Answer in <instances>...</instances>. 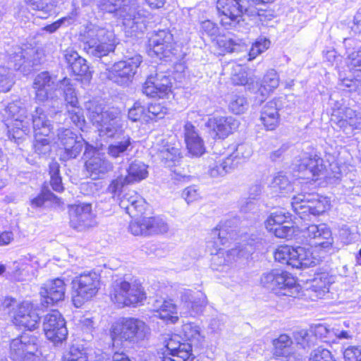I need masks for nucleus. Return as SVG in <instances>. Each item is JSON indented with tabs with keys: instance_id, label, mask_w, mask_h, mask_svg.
Listing matches in <instances>:
<instances>
[{
	"instance_id": "nucleus-64",
	"label": "nucleus",
	"mask_w": 361,
	"mask_h": 361,
	"mask_svg": "<svg viewBox=\"0 0 361 361\" xmlns=\"http://www.w3.org/2000/svg\"><path fill=\"white\" fill-rule=\"evenodd\" d=\"M63 361H88L85 353L77 348H71L70 352L64 356Z\"/></svg>"
},
{
	"instance_id": "nucleus-41",
	"label": "nucleus",
	"mask_w": 361,
	"mask_h": 361,
	"mask_svg": "<svg viewBox=\"0 0 361 361\" xmlns=\"http://www.w3.org/2000/svg\"><path fill=\"white\" fill-rule=\"evenodd\" d=\"M147 175V166L141 161H135L126 170L124 177L129 184H132L146 178Z\"/></svg>"
},
{
	"instance_id": "nucleus-30",
	"label": "nucleus",
	"mask_w": 361,
	"mask_h": 361,
	"mask_svg": "<svg viewBox=\"0 0 361 361\" xmlns=\"http://www.w3.org/2000/svg\"><path fill=\"white\" fill-rule=\"evenodd\" d=\"M183 134L187 149L194 157H200L205 152L204 143L197 128L190 121L183 126Z\"/></svg>"
},
{
	"instance_id": "nucleus-17",
	"label": "nucleus",
	"mask_w": 361,
	"mask_h": 361,
	"mask_svg": "<svg viewBox=\"0 0 361 361\" xmlns=\"http://www.w3.org/2000/svg\"><path fill=\"white\" fill-rule=\"evenodd\" d=\"M42 326L46 337L54 344L61 343L66 339L68 329L66 321L58 310H54L47 314Z\"/></svg>"
},
{
	"instance_id": "nucleus-55",
	"label": "nucleus",
	"mask_w": 361,
	"mask_h": 361,
	"mask_svg": "<svg viewBox=\"0 0 361 361\" xmlns=\"http://www.w3.org/2000/svg\"><path fill=\"white\" fill-rule=\"evenodd\" d=\"M147 109V121L163 118L166 114V109L160 104H150Z\"/></svg>"
},
{
	"instance_id": "nucleus-60",
	"label": "nucleus",
	"mask_w": 361,
	"mask_h": 361,
	"mask_svg": "<svg viewBox=\"0 0 361 361\" xmlns=\"http://www.w3.org/2000/svg\"><path fill=\"white\" fill-rule=\"evenodd\" d=\"M268 231L274 233L276 237L281 238H290L294 233V228L293 226L284 224L270 228Z\"/></svg>"
},
{
	"instance_id": "nucleus-6",
	"label": "nucleus",
	"mask_w": 361,
	"mask_h": 361,
	"mask_svg": "<svg viewBox=\"0 0 361 361\" xmlns=\"http://www.w3.org/2000/svg\"><path fill=\"white\" fill-rule=\"evenodd\" d=\"M347 56L346 63L349 70L353 73V79L345 78L341 86L349 89L350 92H361V42L353 38L343 41Z\"/></svg>"
},
{
	"instance_id": "nucleus-28",
	"label": "nucleus",
	"mask_w": 361,
	"mask_h": 361,
	"mask_svg": "<svg viewBox=\"0 0 361 361\" xmlns=\"http://www.w3.org/2000/svg\"><path fill=\"white\" fill-rule=\"evenodd\" d=\"M108 118L105 119L102 123L98 125V130L100 136H106L114 140L118 137L125 135L121 125L120 117V111L117 108L111 107V111L107 114Z\"/></svg>"
},
{
	"instance_id": "nucleus-18",
	"label": "nucleus",
	"mask_w": 361,
	"mask_h": 361,
	"mask_svg": "<svg viewBox=\"0 0 361 361\" xmlns=\"http://www.w3.org/2000/svg\"><path fill=\"white\" fill-rule=\"evenodd\" d=\"M129 231L135 235H151L166 233L168 224L159 216L142 217L130 222Z\"/></svg>"
},
{
	"instance_id": "nucleus-1",
	"label": "nucleus",
	"mask_w": 361,
	"mask_h": 361,
	"mask_svg": "<svg viewBox=\"0 0 361 361\" xmlns=\"http://www.w3.org/2000/svg\"><path fill=\"white\" fill-rule=\"evenodd\" d=\"M8 66H0V92H7L15 83L12 70L20 71L23 75H28L32 68L40 61L37 50L33 47H18L11 54L8 59Z\"/></svg>"
},
{
	"instance_id": "nucleus-11",
	"label": "nucleus",
	"mask_w": 361,
	"mask_h": 361,
	"mask_svg": "<svg viewBox=\"0 0 361 361\" xmlns=\"http://www.w3.org/2000/svg\"><path fill=\"white\" fill-rule=\"evenodd\" d=\"M111 300L119 307L135 306L142 302L145 294L140 283L136 281L116 282L111 293Z\"/></svg>"
},
{
	"instance_id": "nucleus-16",
	"label": "nucleus",
	"mask_w": 361,
	"mask_h": 361,
	"mask_svg": "<svg viewBox=\"0 0 361 361\" xmlns=\"http://www.w3.org/2000/svg\"><path fill=\"white\" fill-rule=\"evenodd\" d=\"M69 225L79 232H82L94 226L97 224L92 213V204L79 203L71 205L68 208Z\"/></svg>"
},
{
	"instance_id": "nucleus-53",
	"label": "nucleus",
	"mask_w": 361,
	"mask_h": 361,
	"mask_svg": "<svg viewBox=\"0 0 361 361\" xmlns=\"http://www.w3.org/2000/svg\"><path fill=\"white\" fill-rule=\"evenodd\" d=\"M129 185L123 175H120L113 179L106 188V192L111 195L112 197H115L120 195L122 188Z\"/></svg>"
},
{
	"instance_id": "nucleus-50",
	"label": "nucleus",
	"mask_w": 361,
	"mask_h": 361,
	"mask_svg": "<svg viewBox=\"0 0 361 361\" xmlns=\"http://www.w3.org/2000/svg\"><path fill=\"white\" fill-rule=\"evenodd\" d=\"M253 150L252 147L247 143H242L238 145L235 151L228 156L232 157V159L235 162H238V164L245 159H249L252 154Z\"/></svg>"
},
{
	"instance_id": "nucleus-37",
	"label": "nucleus",
	"mask_w": 361,
	"mask_h": 361,
	"mask_svg": "<svg viewBox=\"0 0 361 361\" xmlns=\"http://www.w3.org/2000/svg\"><path fill=\"white\" fill-rule=\"evenodd\" d=\"M230 222L219 224L210 233L212 241L208 242L207 247H213L221 250V245H224L231 238L232 233L228 230Z\"/></svg>"
},
{
	"instance_id": "nucleus-32",
	"label": "nucleus",
	"mask_w": 361,
	"mask_h": 361,
	"mask_svg": "<svg viewBox=\"0 0 361 361\" xmlns=\"http://www.w3.org/2000/svg\"><path fill=\"white\" fill-rule=\"evenodd\" d=\"M279 102L276 99L269 101L261 110L260 121L267 130L276 129L279 124Z\"/></svg>"
},
{
	"instance_id": "nucleus-10",
	"label": "nucleus",
	"mask_w": 361,
	"mask_h": 361,
	"mask_svg": "<svg viewBox=\"0 0 361 361\" xmlns=\"http://www.w3.org/2000/svg\"><path fill=\"white\" fill-rule=\"evenodd\" d=\"M8 117L13 120L11 129L8 130V137L18 142L30 132V118L27 117V111L20 100L9 103L5 109Z\"/></svg>"
},
{
	"instance_id": "nucleus-58",
	"label": "nucleus",
	"mask_w": 361,
	"mask_h": 361,
	"mask_svg": "<svg viewBox=\"0 0 361 361\" xmlns=\"http://www.w3.org/2000/svg\"><path fill=\"white\" fill-rule=\"evenodd\" d=\"M68 113L72 122L80 130H83L85 126V120L82 109L78 106L75 108L68 109Z\"/></svg>"
},
{
	"instance_id": "nucleus-33",
	"label": "nucleus",
	"mask_w": 361,
	"mask_h": 361,
	"mask_svg": "<svg viewBox=\"0 0 361 361\" xmlns=\"http://www.w3.org/2000/svg\"><path fill=\"white\" fill-rule=\"evenodd\" d=\"M152 307L153 310L157 312V317L167 323L175 324L178 322L177 306L172 300H156L152 305Z\"/></svg>"
},
{
	"instance_id": "nucleus-12",
	"label": "nucleus",
	"mask_w": 361,
	"mask_h": 361,
	"mask_svg": "<svg viewBox=\"0 0 361 361\" xmlns=\"http://www.w3.org/2000/svg\"><path fill=\"white\" fill-rule=\"evenodd\" d=\"M86 159L85 166L89 176L93 180L104 178L114 169L113 164L104 154L99 152L97 148L87 143L83 153Z\"/></svg>"
},
{
	"instance_id": "nucleus-46",
	"label": "nucleus",
	"mask_w": 361,
	"mask_h": 361,
	"mask_svg": "<svg viewBox=\"0 0 361 361\" xmlns=\"http://www.w3.org/2000/svg\"><path fill=\"white\" fill-rule=\"evenodd\" d=\"M71 80L64 78L60 80V88L64 87V97L67 104V109L78 107V99L75 92V90L71 86Z\"/></svg>"
},
{
	"instance_id": "nucleus-45",
	"label": "nucleus",
	"mask_w": 361,
	"mask_h": 361,
	"mask_svg": "<svg viewBox=\"0 0 361 361\" xmlns=\"http://www.w3.org/2000/svg\"><path fill=\"white\" fill-rule=\"evenodd\" d=\"M271 185L276 192H279L283 195L295 191V187L288 177L282 173H279L274 178Z\"/></svg>"
},
{
	"instance_id": "nucleus-3",
	"label": "nucleus",
	"mask_w": 361,
	"mask_h": 361,
	"mask_svg": "<svg viewBox=\"0 0 361 361\" xmlns=\"http://www.w3.org/2000/svg\"><path fill=\"white\" fill-rule=\"evenodd\" d=\"M79 41L89 55L102 58L114 52L115 35L112 30L97 25H87L80 33Z\"/></svg>"
},
{
	"instance_id": "nucleus-36",
	"label": "nucleus",
	"mask_w": 361,
	"mask_h": 361,
	"mask_svg": "<svg viewBox=\"0 0 361 361\" xmlns=\"http://www.w3.org/2000/svg\"><path fill=\"white\" fill-rule=\"evenodd\" d=\"M133 149L132 140L128 135L118 137L109 144L107 154L112 158L116 159L127 155Z\"/></svg>"
},
{
	"instance_id": "nucleus-13",
	"label": "nucleus",
	"mask_w": 361,
	"mask_h": 361,
	"mask_svg": "<svg viewBox=\"0 0 361 361\" xmlns=\"http://www.w3.org/2000/svg\"><path fill=\"white\" fill-rule=\"evenodd\" d=\"M142 61V56L140 54H135L132 57L116 62L109 70L107 77L119 85H128L132 82Z\"/></svg>"
},
{
	"instance_id": "nucleus-56",
	"label": "nucleus",
	"mask_w": 361,
	"mask_h": 361,
	"mask_svg": "<svg viewBox=\"0 0 361 361\" xmlns=\"http://www.w3.org/2000/svg\"><path fill=\"white\" fill-rule=\"evenodd\" d=\"M312 335L314 336V341L317 343V341L324 340V341H327V338H329L331 334H332L333 330L329 329L324 324H317L315 325L310 329Z\"/></svg>"
},
{
	"instance_id": "nucleus-31",
	"label": "nucleus",
	"mask_w": 361,
	"mask_h": 361,
	"mask_svg": "<svg viewBox=\"0 0 361 361\" xmlns=\"http://www.w3.org/2000/svg\"><path fill=\"white\" fill-rule=\"evenodd\" d=\"M156 155L157 159L169 168L180 164L182 159L180 149L165 140H162L161 143L157 145Z\"/></svg>"
},
{
	"instance_id": "nucleus-61",
	"label": "nucleus",
	"mask_w": 361,
	"mask_h": 361,
	"mask_svg": "<svg viewBox=\"0 0 361 361\" xmlns=\"http://www.w3.org/2000/svg\"><path fill=\"white\" fill-rule=\"evenodd\" d=\"M345 361H361V345L348 346L343 351Z\"/></svg>"
},
{
	"instance_id": "nucleus-51",
	"label": "nucleus",
	"mask_w": 361,
	"mask_h": 361,
	"mask_svg": "<svg viewBox=\"0 0 361 361\" xmlns=\"http://www.w3.org/2000/svg\"><path fill=\"white\" fill-rule=\"evenodd\" d=\"M249 106L247 99L243 95H233L230 103L229 109L235 114H243Z\"/></svg>"
},
{
	"instance_id": "nucleus-47",
	"label": "nucleus",
	"mask_w": 361,
	"mask_h": 361,
	"mask_svg": "<svg viewBox=\"0 0 361 361\" xmlns=\"http://www.w3.org/2000/svg\"><path fill=\"white\" fill-rule=\"evenodd\" d=\"M218 44L227 53L247 51L245 44L240 39L225 38Z\"/></svg>"
},
{
	"instance_id": "nucleus-52",
	"label": "nucleus",
	"mask_w": 361,
	"mask_h": 361,
	"mask_svg": "<svg viewBox=\"0 0 361 361\" xmlns=\"http://www.w3.org/2000/svg\"><path fill=\"white\" fill-rule=\"evenodd\" d=\"M128 118L133 121H144L147 122L145 106L140 101L135 102L128 111Z\"/></svg>"
},
{
	"instance_id": "nucleus-54",
	"label": "nucleus",
	"mask_w": 361,
	"mask_h": 361,
	"mask_svg": "<svg viewBox=\"0 0 361 361\" xmlns=\"http://www.w3.org/2000/svg\"><path fill=\"white\" fill-rule=\"evenodd\" d=\"M309 361H336L331 352L322 347L313 350L309 357Z\"/></svg>"
},
{
	"instance_id": "nucleus-29",
	"label": "nucleus",
	"mask_w": 361,
	"mask_h": 361,
	"mask_svg": "<svg viewBox=\"0 0 361 361\" xmlns=\"http://www.w3.org/2000/svg\"><path fill=\"white\" fill-rule=\"evenodd\" d=\"M118 204L132 217L143 214L147 207L145 200L135 191L123 195L119 198Z\"/></svg>"
},
{
	"instance_id": "nucleus-44",
	"label": "nucleus",
	"mask_w": 361,
	"mask_h": 361,
	"mask_svg": "<svg viewBox=\"0 0 361 361\" xmlns=\"http://www.w3.org/2000/svg\"><path fill=\"white\" fill-rule=\"evenodd\" d=\"M275 0H243L245 13L250 16H261L265 10L262 6L267 4H271Z\"/></svg>"
},
{
	"instance_id": "nucleus-59",
	"label": "nucleus",
	"mask_w": 361,
	"mask_h": 361,
	"mask_svg": "<svg viewBox=\"0 0 361 361\" xmlns=\"http://www.w3.org/2000/svg\"><path fill=\"white\" fill-rule=\"evenodd\" d=\"M33 147L35 152L39 155H46L51 151L50 141L47 137L35 136Z\"/></svg>"
},
{
	"instance_id": "nucleus-39",
	"label": "nucleus",
	"mask_w": 361,
	"mask_h": 361,
	"mask_svg": "<svg viewBox=\"0 0 361 361\" xmlns=\"http://www.w3.org/2000/svg\"><path fill=\"white\" fill-rule=\"evenodd\" d=\"M238 166V162H235L232 157H226L224 159L214 160L209 164L208 173L212 177L224 176L231 172Z\"/></svg>"
},
{
	"instance_id": "nucleus-25",
	"label": "nucleus",
	"mask_w": 361,
	"mask_h": 361,
	"mask_svg": "<svg viewBox=\"0 0 361 361\" xmlns=\"http://www.w3.org/2000/svg\"><path fill=\"white\" fill-rule=\"evenodd\" d=\"M206 126L214 137L224 139L238 128L239 121L232 116H213L208 119Z\"/></svg>"
},
{
	"instance_id": "nucleus-48",
	"label": "nucleus",
	"mask_w": 361,
	"mask_h": 361,
	"mask_svg": "<svg viewBox=\"0 0 361 361\" xmlns=\"http://www.w3.org/2000/svg\"><path fill=\"white\" fill-rule=\"evenodd\" d=\"M262 191V185L259 183H255L252 185L248 191V199L250 200H247L244 204L241 206V210L244 212H247L249 211L253 210L256 208L255 202L251 200H255L259 198L261 195Z\"/></svg>"
},
{
	"instance_id": "nucleus-14",
	"label": "nucleus",
	"mask_w": 361,
	"mask_h": 361,
	"mask_svg": "<svg viewBox=\"0 0 361 361\" xmlns=\"http://www.w3.org/2000/svg\"><path fill=\"white\" fill-rule=\"evenodd\" d=\"M302 241L312 247L329 250L332 247L333 238L329 228L326 224L304 225L300 229Z\"/></svg>"
},
{
	"instance_id": "nucleus-23",
	"label": "nucleus",
	"mask_w": 361,
	"mask_h": 361,
	"mask_svg": "<svg viewBox=\"0 0 361 361\" xmlns=\"http://www.w3.org/2000/svg\"><path fill=\"white\" fill-rule=\"evenodd\" d=\"M13 317V324L19 328L32 331L39 326V314L27 302L17 305Z\"/></svg>"
},
{
	"instance_id": "nucleus-8",
	"label": "nucleus",
	"mask_w": 361,
	"mask_h": 361,
	"mask_svg": "<svg viewBox=\"0 0 361 361\" xmlns=\"http://www.w3.org/2000/svg\"><path fill=\"white\" fill-rule=\"evenodd\" d=\"M74 293L73 300L77 307L96 295L100 288V275L95 271H88L75 277L73 281Z\"/></svg>"
},
{
	"instance_id": "nucleus-20",
	"label": "nucleus",
	"mask_w": 361,
	"mask_h": 361,
	"mask_svg": "<svg viewBox=\"0 0 361 361\" xmlns=\"http://www.w3.org/2000/svg\"><path fill=\"white\" fill-rule=\"evenodd\" d=\"M60 87V80L57 81L55 75L48 71H43L36 75L32 87L35 92V99L44 102L54 97V92Z\"/></svg>"
},
{
	"instance_id": "nucleus-62",
	"label": "nucleus",
	"mask_w": 361,
	"mask_h": 361,
	"mask_svg": "<svg viewBox=\"0 0 361 361\" xmlns=\"http://www.w3.org/2000/svg\"><path fill=\"white\" fill-rule=\"evenodd\" d=\"M71 69L76 75H87L90 73L89 66L87 64L86 60L81 56L73 63Z\"/></svg>"
},
{
	"instance_id": "nucleus-35",
	"label": "nucleus",
	"mask_w": 361,
	"mask_h": 361,
	"mask_svg": "<svg viewBox=\"0 0 361 361\" xmlns=\"http://www.w3.org/2000/svg\"><path fill=\"white\" fill-rule=\"evenodd\" d=\"M31 121L35 136L48 137L51 133L53 129L51 124L42 108H36L32 119L30 118Z\"/></svg>"
},
{
	"instance_id": "nucleus-21",
	"label": "nucleus",
	"mask_w": 361,
	"mask_h": 361,
	"mask_svg": "<svg viewBox=\"0 0 361 361\" xmlns=\"http://www.w3.org/2000/svg\"><path fill=\"white\" fill-rule=\"evenodd\" d=\"M171 89L170 77L164 73H159L147 77L142 86V92L150 97L162 98L171 92Z\"/></svg>"
},
{
	"instance_id": "nucleus-24",
	"label": "nucleus",
	"mask_w": 361,
	"mask_h": 361,
	"mask_svg": "<svg viewBox=\"0 0 361 361\" xmlns=\"http://www.w3.org/2000/svg\"><path fill=\"white\" fill-rule=\"evenodd\" d=\"M178 295L180 307L190 314L202 313L207 304L206 295L200 291L183 288L179 290Z\"/></svg>"
},
{
	"instance_id": "nucleus-38",
	"label": "nucleus",
	"mask_w": 361,
	"mask_h": 361,
	"mask_svg": "<svg viewBox=\"0 0 361 361\" xmlns=\"http://www.w3.org/2000/svg\"><path fill=\"white\" fill-rule=\"evenodd\" d=\"M283 280L279 283L278 295H286L295 298L298 295L300 288L296 279L288 272L281 270Z\"/></svg>"
},
{
	"instance_id": "nucleus-19",
	"label": "nucleus",
	"mask_w": 361,
	"mask_h": 361,
	"mask_svg": "<svg viewBox=\"0 0 361 361\" xmlns=\"http://www.w3.org/2000/svg\"><path fill=\"white\" fill-rule=\"evenodd\" d=\"M36 338L24 334L14 338L10 344V357L13 361H35Z\"/></svg>"
},
{
	"instance_id": "nucleus-40",
	"label": "nucleus",
	"mask_w": 361,
	"mask_h": 361,
	"mask_svg": "<svg viewBox=\"0 0 361 361\" xmlns=\"http://www.w3.org/2000/svg\"><path fill=\"white\" fill-rule=\"evenodd\" d=\"M85 107L87 111L88 116L94 125L98 126L108 118L107 114L111 108L104 110V108L96 100H90L85 102Z\"/></svg>"
},
{
	"instance_id": "nucleus-57",
	"label": "nucleus",
	"mask_w": 361,
	"mask_h": 361,
	"mask_svg": "<svg viewBox=\"0 0 361 361\" xmlns=\"http://www.w3.org/2000/svg\"><path fill=\"white\" fill-rule=\"evenodd\" d=\"M287 218L281 211L271 213L265 222L266 228L269 230L270 228L278 226V225H283L286 223Z\"/></svg>"
},
{
	"instance_id": "nucleus-49",
	"label": "nucleus",
	"mask_w": 361,
	"mask_h": 361,
	"mask_svg": "<svg viewBox=\"0 0 361 361\" xmlns=\"http://www.w3.org/2000/svg\"><path fill=\"white\" fill-rule=\"evenodd\" d=\"M293 337L297 344L303 349L309 348L316 345L314 336L312 335L310 330L307 331L302 329L295 331L294 332Z\"/></svg>"
},
{
	"instance_id": "nucleus-34",
	"label": "nucleus",
	"mask_w": 361,
	"mask_h": 361,
	"mask_svg": "<svg viewBox=\"0 0 361 361\" xmlns=\"http://www.w3.org/2000/svg\"><path fill=\"white\" fill-rule=\"evenodd\" d=\"M324 169L323 160L317 155L303 157L299 165V171L304 173L307 179L314 180V178L319 176Z\"/></svg>"
},
{
	"instance_id": "nucleus-42",
	"label": "nucleus",
	"mask_w": 361,
	"mask_h": 361,
	"mask_svg": "<svg viewBox=\"0 0 361 361\" xmlns=\"http://www.w3.org/2000/svg\"><path fill=\"white\" fill-rule=\"evenodd\" d=\"M279 85V78L276 71L274 69L268 71L264 76L261 87L258 90L260 94L265 97L269 92L275 90Z\"/></svg>"
},
{
	"instance_id": "nucleus-15",
	"label": "nucleus",
	"mask_w": 361,
	"mask_h": 361,
	"mask_svg": "<svg viewBox=\"0 0 361 361\" xmlns=\"http://www.w3.org/2000/svg\"><path fill=\"white\" fill-rule=\"evenodd\" d=\"M243 0H218L216 9L220 22L226 28L237 27L243 20V13L245 11Z\"/></svg>"
},
{
	"instance_id": "nucleus-26",
	"label": "nucleus",
	"mask_w": 361,
	"mask_h": 361,
	"mask_svg": "<svg viewBox=\"0 0 361 361\" xmlns=\"http://www.w3.org/2000/svg\"><path fill=\"white\" fill-rule=\"evenodd\" d=\"M66 283L61 279H55L47 281L40 290L42 297V305L49 306L65 298Z\"/></svg>"
},
{
	"instance_id": "nucleus-7",
	"label": "nucleus",
	"mask_w": 361,
	"mask_h": 361,
	"mask_svg": "<svg viewBox=\"0 0 361 361\" xmlns=\"http://www.w3.org/2000/svg\"><path fill=\"white\" fill-rule=\"evenodd\" d=\"M293 210L301 219L310 215L319 216L329 209V204L326 197L314 193L300 192L293 195L291 202Z\"/></svg>"
},
{
	"instance_id": "nucleus-4",
	"label": "nucleus",
	"mask_w": 361,
	"mask_h": 361,
	"mask_svg": "<svg viewBox=\"0 0 361 361\" xmlns=\"http://www.w3.org/2000/svg\"><path fill=\"white\" fill-rule=\"evenodd\" d=\"M182 331L187 341L182 342L178 335L172 336L166 341L167 353L162 361H193L192 345H197L202 338L200 327L194 323H187L183 325Z\"/></svg>"
},
{
	"instance_id": "nucleus-22",
	"label": "nucleus",
	"mask_w": 361,
	"mask_h": 361,
	"mask_svg": "<svg viewBox=\"0 0 361 361\" xmlns=\"http://www.w3.org/2000/svg\"><path fill=\"white\" fill-rule=\"evenodd\" d=\"M57 135L60 145L64 149L63 157L66 159L76 158L83 147H86L87 142L82 137H78L70 129H59Z\"/></svg>"
},
{
	"instance_id": "nucleus-2",
	"label": "nucleus",
	"mask_w": 361,
	"mask_h": 361,
	"mask_svg": "<svg viewBox=\"0 0 361 361\" xmlns=\"http://www.w3.org/2000/svg\"><path fill=\"white\" fill-rule=\"evenodd\" d=\"M133 0H99L98 7L101 11L114 13L123 19L126 31L131 35L143 32L146 29V17L132 4Z\"/></svg>"
},
{
	"instance_id": "nucleus-5",
	"label": "nucleus",
	"mask_w": 361,
	"mask_h": 361,
	"mask_svg": "<svg viewBox=\"0 0 361 361\" xmlns=\"http://www.w3.org/2000/svg\"><path fill=\"white\" fill-rule=\"evenodd\" d=\"M150 335V329L142 320L134 317L122 318L111 329L113 340L118 338L133 344H139Z\"/></svg>"
},
{
	"instance_id": "nucleus-27",
	"label": "nucleus",
	"mask_w": 361,
	"mask_h": 361,
	"mask_svg": "<svg viewBox=\"0 0 361 361\" xmlns=\"http://www.w3.org/2000/svg\"><path fill=\"white\" fill-rule=\"evenodd\" d=\"M172 34L167 30H159L149 39L150 50L160 59L169 57L173 49Z\"/></svg>"
},
{
	"instance_id": "nucleus-9",
	"label": "nucleus",
	"mask_w": 361,
	"mask_h": 361,
	"mask_svg": "<svg viewBox=\"0 0 361 361\" xmlns=\"http://www.w3.org/2000/svg\"><path fill=\"white\" fill-rule=\"evenodd\" d=\"M276 261L296 269H305L316 265L312 252L303 247L295 248L286 245L279 247L274 253Z\"/></svg>"
},
{
	"instance_id": "nucleus-63",
	"label": "nucleus",
	"mask_w": 361,
	"mask_h": 361,
	"mask_svg": "<svg viewBox=\"0 0 361 361\" xmlns=\"http://www.w3.org/2000/svg\"><path fill=\"white\" fill-rule=\"evenodd\" d=\"M293 341L287 334H281L279 338L273 341V345L276 349V354H281V350L291 345Z\"/></svg>"
},
{
	"instance_id": "nucleus-43",
	"label": "nucleus",
	"mask_w": 361,
	"mask_h": 361,
	"mask_svg": "<svg viewBox=\"0 0 361 361\" xmlns=\"http://www.w3.org/2000/svg\"><path fill=\"white\" fill-rule=\"evenodd\" d=\"M283 280V276L281 274V270L273 269L269 272L264 273L261 276L262 285L274 292L277 295V290H279V283Z\"/></svg>"
}]
</instances>
